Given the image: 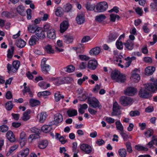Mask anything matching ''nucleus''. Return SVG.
<instances>
[{"mask_svg":"<svg viewBox=\"0 0 157 157\" xmlns=\"http://www.w3.org/2000/svg\"><path fill=\"white\" fill-rule=\"evenodd\" d=\"M98 63L96 60H91L89 61L88 64V67L91 70H94L97 67Z\"/></svg>","mask_w":157,"mask_h":157,"instance_id":"nucleus-15","label":"nucleus"},{"mask_svg":"<svg viewBox=\"0 0 157 157\" xmlns=\"http://www.w3.org/2000/svg\"><path fill=\"white\" fill-rule=\"evenodd\" d=\"M111 75L112 79L117 82L123 83L126 80L125 76L121 74L118 71H113L111 73Z\"/></svg>","mask_w":157,"mask_h":157,"instance_id":"nucleus-1","label":"nucleus"},{"mask_svg":"<svg viewBox=\"0 0 157 157\" xmlns=\"http://www.w3.org/2000/svg\"><path fill=\"white\" fill-rule=\"evenodd\" d=\"M6 136L8 139L11 142H14L15 140V136L11 131H9L6 133Z\"/></svg>","mask_w":157,"mask_h":157,"instance_id":"nucleus-25","label":"nucleus"},{"mask_svg":"<svg viewBox=\"0 0 157 157\" xmlns=\"http://www.w3.org/2000/svg\"><path fill=\"white\" fill-rule=\"evenodd\" d=\"M19 141L21 146H23L25 144L26 141L25 134V132H22L20 134Z\"/></svg>","mask_w":157,"mask_h":157,"instance_id":"nucleus-21","label":"nucleus"},{"mask_svg":"<svg viewBox=\"0 0 157 157\" xmlns=\"http://www.w3.org/2000/svg\"><path fill=\"white\" fill-rule=\"evenodd\" d=\"M43 30L44 31V32H47V36L48 37V33L49 31V24L48 23H46L44 25Z\"/></svg>","mask_w":157,"mask_h":157,"instance_id":"nucleus-53","label":"nucleus"},{"mask_svg":"<svg viewBox=\"0 0 157 157\" xmlns=\"http://www.w3.org/2000/svg\"><path fill=\"white\" fill-rule=\"evenodd\" d=\"M126 147L128 152L129 153H132V148L131 144L129 142L126 143Z\"/></svg>","mask_w":157,"mask_h":157,"instance_id":"nucleus-59","label":"nucleus"},{"mask_svg":"<svg viewBox=\"0 0 157 157\" xmlns=\"http://www.w3.org/2000/svg\"><path fill=\"white\" fill-rule=\"evenodd\" d=\"M66 68V71L68 73H71L73 72L75 70V67L72 65H70L67 66Z\"/></svg>","mask_w":157,"mask_h":157,"instance_id":"nucleus-43","label":"nucleus"},{"mask_svg":"<svg viewBox=\"0 0 157 157\" xmlns=\"http://www.w3.org/2000/svg\"><path fill=\"white\" fill-rule=\"evenodd\" d=\"M95 4H91L89 2H87L86 5V9L90 10H94L95 9Z\"/></svg>","mask_w":157,"mask_h":157,"instance_id":"nucleus-40","label":"nucleus"},{"mask_svg":"<svg viewBox=\"0 0 157 157\" xmlns=\"http://www.w3.org/2000/svg\"><path fill=\"white\" fill-rule=\"evenodd\" d=\"M77 144L76 142L73 143L72 151L73 152H78L79 150L77 149Z\"/></svg>","mask_w":157,"mask_h":157,"instance_id":"nucleus-60","label":"nucleus"},{"mask_svg":"<svg viewBox=\"0 0 157 157\" xmlns=\"http://www.w3.org/2000/svg\"><path fill=\"white\" fill-rule=\"evenodd\" d=\"M154 131L152 129H149L144 132V135L145 136L148 138L151 137L153 134Z\"/></svg>","mask_w":157,"mask_h":157,"instance_id":"nucleus-48","label":"nucleus"},{"mask_svg":"<svg viewBox=\"0 0 157 157\" xmlns=\"http://www.w3.org/2000/svg\"><path fill=\"white\" fill-rule=\"evenodd\" d=\"M121 104L124 106L130 105L133 103V100L131 98L126 96H123L120 98Z\"/></svg>","mask_w":157,"mask_h":157,"instance_id":"nucleus-2","label":"nucleus"},{"mask_svg":"<svg viewBox=\"0 0 157 157\" xmlns=\"http://www.w3.org/2000/svg\"><path fill=\"white\" fill-rule=\"evenodd\" d=\"M56 38V35L55 33V30L53 29H50V38L52 40L55 39Z\"/></svg>","mask_w":157,"mask_h":157,"instance_id":"nucleus-42","label":"nucleus"},{"mask_svg":"<svg viewBox=\"0 0 157 157\" xmlns=\"http://www.w3.org/2000/svg\"><path fill=\"white\" fill-rule=\"evenodd\" d=\"M67 114L69 117H72L76 116L78 112L77 110L70 108L67 111Z\"/></svg>","mask_w":157,"mask_h":157,"instance_id":"nucleus-28","label":"nucleus"},{"mask_svg":"<svg viewBox=\"0 0 157 157\" xmlns=\"http://www.w3.org/2000/svg\"><path fill=\"white\" fill-rule=\"evenodd\" d=\"M9 45L11 47V49H9L8 51V54H7V57L10 59L12 58L14 51V47L12 46L13 42L11 40L9 43Z\"/></svg>","mask_w":157,"mask_h":157,"instance_id":"nucleus-20","label":"nucleus"},{"mask_svg":"<svg viewBox=\"0 0 157 157\" xmlns=\"http://www.w3.org/2000/svg\"><path fill=\"white\" fill-rule=\"evenodd\" d=\"M47 116V115L46 113L42 112L40 114H38L37 118H38L39 117V121L41 123L44 122Z\"/></svg>","mask_w":157,"mask_h":157,"instance_id":"nucleus-24","label":"nucleus"},{"mask_svg":"<svg viewBox=\"0 0 157 157\" xmlns=\"http://www.w3.org/2000/svg\"><path fill=\"white\" fill-rule=\"evenodd\" d=\"M50 81H54V83L57 86H59L64 83L63 78H51L50 79Z\"/></svg>","mask_w":157,"mask_h":157,"instance_id":"nucleus-19","label":"nucleus"},{"mask_svg":"<svg viewBox=\"0 0 157 157\" xmlns=\"http://www.w3.org/2000/svg\"><path fill=\"white\" fill-rule=\"evenodd\" d=\"M139 96L143 98H149L151 96L150 93L147 90L144 88L141 89L139 91Z\"/></svg>","mask_w":157,"mask_h":157,"instance_id":"nucleus-6","label":"nucleus"},{"mask_svg":"<svg viewBox=\"0 0 157 157\" xmlns=\"http://www.w3.org/2000/svg\"><path fill=\"white\" fill-rule=\"evenodd\" d=\"M31 113V111L29 109H27L25 112L24 113L22 120L24 121H26L29 120L30 118V116L29 115Z\"/></svg>","mask_w":157,"mask_h":157,"instance_id":"nucleus-32","label":"nucleus"},{"mask_svg":"<svg viewBox=\"0 0 157 157\" xmlns=\"http://www.w3.org/2000/svg\"><path fill=\"white\" fill-rule=\"evenodd\" d=\"M124 45L128 49L132 50L133 48L134 43L132 41L128 40L124 44Z\"/></svg>","mask_w":157,"mask_h":157,"instance_id":"nucleus-30","label":"nucleus"},{"mask_svg":"<svg viewBox=\"0 0 157 157\" xmlns=\"http://www.w3.org/2000/svg\"><path fill=\"white\" fill-rule=\"evenodd\" d=\"M17 47L20 48L24 47L26 44V42L23 40L20 39L17 40L15 43Z\"/></svg>","mask_w":157,"mask_h":157,"instance_id":"nucleus-29","label":"nucleus"},{"mask_svg":"<svg viewBox=\"0 0 157 157\" xmlns=\"http://www.w3.org/2000/svg\"><path fill=\"white\" fill-rule=\"evenodd\" d=\"M30 130L32 133H34L36 134H40L41 133V131L40 129L35 127L31 128Z\"/></svg>","mask_w":157,"mask_h":157,"instance_id":"nucleus-49","label":"nucleus"},{"mask_svg":"<svg viewBox=\"0 0 157 157\" xmlns=\"http://www.w3.org/2000/svg\"><path fill=\"white\" fill-rule=\"evenodd\" d=\"M137 92L136 89L134 88L129 87L124 91V93L126 95L132 96L136 94Z\"/></svg>","mask_w":157,"mask_h":157,"instance_id":"nucleus-10","label":"nucleus"},{"mask_svg":"<svg viewBox=\"0 0 157 157\" xmlns=\"http://www.w3.org/2000/svg\"><path fill=\"white\" fill-rule=\"evenodd\" d=\"M129 114L131 117H135L139 116L140 113L137 110L132 111L130 112Z\"/></svg>","mask_w":157,"mask_h":157,"instance_id":"nucleus-52","label":"nucleus"},{"mask_svg":"<svg viewBox=\"0 0 157 157\" xmlns=\"http://www.w3.org/2000/svg\"><path fill=\"white\" fill-rule=\"evenodd\" d=\"M144 88L148 91L153 92L157 90V80L153 82L146 84Z\"/></svg>","mask_w":157,"mask_h":157,"instance_id":"nucleus-4","label":"nucleus"},{"mask_svg":"<svg viewBox=\"0 0 157 157\" xmlns=\"http://www.w3.org/2000/svg\"><path fill=\"white\" fill-rule=\"evenodd\" d=\"M155 71V68L153 67H148L145 69V74L146 75H150L152 74Z\"/></svg>","mask_w":157,"mask_h":157,"instance_id":"nucleus-26","label":"nucleus"},{"mask_svg":"<svg viewBox=\"0 0 157 157\" xmlns=\"http://www.w3.org/2000/svg\"><path fill=\"white\" fill-rule=\"evenodd\" d=\"M12 101H11L7 102L6 104V108L8 110H10L13 108Z\"/></svg>","mask_w":157,"mask_h":157,"instance_id":"nucleus-47","label":"nucleus"},{"mask_svg":"<svg viewBox=\"0 0 157 157\" xmlns=\"http://www.w3.org/2000/svg\"><path fill=\"white\" fill-rule=\"evenodd\" d=\"M39 27L37 25L34 24L29 25L28 27V31L32 33H34L36 32V30H37Z\"/></svg>","mask_w":157,"mask_h":157,"instance_id":"nucleus-23","label":"nucleus"},{"mask_svg":"<svg viewBox=\"0 0 157 157\" xmlns=\"http://www.w3.org/2000/svg\"><path fill=\"white\" fill-rule=\"evenodd\" d=\"M7 69L8 70V72L10 73V71H12L13 73H15L17 71V69L12 65L10 63H8L7 65Z\"/></svg>","mask_w":157,"mask_h":157,"instance_id":"nucleus-36","label":"nucleus"},{"mask_svg":"<svg viewBox=\"0 0 157 157\" xmlns=\"http://www.w3.org/2000/svg\"><path fill=\"white\" fill-rule=\"evenodd\" d=\"M8 129V127L6 125H2L0 126V130L2 132H6Z\"/></svg>","mask_w":157,"mask_h":157,"instance_id":"nucleus-62","label":"nucleus"},{"mask_svg":"<svg viewBox=\"0 0 157 157\" xmlns=\"http://www.w3.org/2000/svg\"><path fill=\"white\" fill-rule=\"evenodd\" d=\"M40 135L38 134H31L28 137V139H31L32 140H33L39 138H40Z\"/></svg>","mask_w":157,"mask_h":157,"instance_id":"nucleus-54","label":"nucleus"},{"mask_svg":"<svg viewBox=\"0 0 157 157\" xmlns=\"http://www.w3.org/2000/svg\"><path fill=\"white\" fill-rule=\"evenodd\" d=\"M1 14L2 17H5L7 18L10 17L11 16V13L6 11L3 12Z\"/></svg>","mask_w":157,"mask_h":157,"instance_id":"nucleus-58","label":"nucleus"},{"mask_svg":"<svg viewBox=\"0 0 157 157\" xmlns=\"http://www.w3.org/2000/svg\"><path fill=\"white\" fill-rule=\"evenodd\" d=\"M120 107L118 103L117 102H114L113 105V111L111 113L112 116H118L120 115Z\"/></svg>","mask_w":157,"mask_h":157,"instance_id":"nucleus-8","label":"nucleus"},{"mask_svg":"<svg viewBox=\"0 0 157 157\" xmlns=\"http://www.w3.org/2000/svg\"><path fill=\"white\" fill-rule=\"evenodd\" d=\"M72 7L71 5L69 4H67L64 6L65 12H68L71 9Z\"/></svg>","mask_w":157,"mask_h":157,"instance_id":"nucleus-56","label":"nucleus"},{"mask_svg":"<svg viewBox=\"0 0 157 157\" xmlns=\"http://www.w3.org/2000/svg\"><path fill=\"white\" fill-rule=\"evenodd\" d=\"M29 153V149L26 148L22 150L17 155V157H26Z\"/></svg>","mask_w":157,"mask_h":157,"instance_id":"nucleus-22","label":"nucleus"},{"mask_svg":"<svg viewBox=\"0 0 157 157\" xmlns=\"http://www.w3.org/2000/svg\"><path fill=\"white\" fill-rule=\"evenodd\" d=\"M48 141L47 140H43L40 142L38 147L41 149L45 148L48 145Z\"/></svg>","mask_w":157,"mask_h":157,"instance_id":"nucleus-31","label":"nucleus"},{"mask_svg":"<svg viewBox=\"0 0 157 157\" xmlns=\"http://www.w3.org/2000/svg\"><path fill=\"white\" fill-rule=\"evenodd\" d=\"M96 12H103L105 11L108 8V5L105 2L98 3L96 5Z\"/></svg>","mask_w":157,"mask_h":157,"instance_id":"nucleus-3","label":"nucleus"},{"mask_svg":"<svg viewBox=\"0 0 157 157\" xmlns=\"http://www.w3.org/2000/svg\"><path fill=\"white\" fill-rule=\"evenodd\" d=\"M35 35L39 38L43 39L45 37V34L44 31L42 30L41 27H39L37 29V30H36L35 33Z\"/></svg>","mask_w":157,"mask_h":157,"instance_id":"nucleus-14","label":"nucleus"},{"mask_svg":"<svg viewBox=\"0 0 157 157\" xmlns=\"http://www.w3.org/2000/svg\"><path fill=\"white\" fill-rule=\"evenodd\" d=\"M117 129L119 130L121 132L124 131V127L120 121H117L115 123Z\"/></svg>","mask_w":157,"mask_h":157,"instance_id":"nucleus-34","label":"nucleus"},{"mask_svg":"<svg viewBox=\"0 0 157 157\" xmlns=\"http://www.w3.org/2000/svg\"><path fill=\"white\" fill-rule=\"evenodd\" d=\"M62 9L61 7H58L57 8L55 12L56 14L58 16L61 17L63 15V13L62 12Z\"/></svg>","mask_w":157,"mask_h":157,"instance_id":"nucleus-51","label":"nucleus"},{"mask_svg":"<svg viewBox=\"0 0 157 157\" xmlns=\"http://www.w3.org/2000/svg\"><path fill=\"white\" fill-rule=\"evenodd\" d=\"M116 45L117 49L120 50L123 49V45L122 42L117 41L116 42Z\"/></svg>","mask_w":157,"mask_h":157,"instance_id":"nucleus-57","label":"nucleus"},{"mask_svg":"<svg viewBox=\"0 0 157 157\" xmlns=\"http://www.w3.org/2000/svg\"><path fill=\"white\" fill-rule=\"evenodd\" d=\"M76 20L78 24H83L85 21L84 14L82 12L79 13L76 18Z\"/></svg>","mask_w":157,"mask_h":157,"instance_id":"nucleus-13","label":"nucleus"},{"mask_svg":"<svg viewBox=\"0 0 157 157\" xmlns=\"http://www.w3.org/2000/svg\"><path fill=\"white\" fill-rule=\"evenodd\" d=\"M55 100L56 101H58L60 99H63L64 96L62 95L59 92H58L55 94Z\"/></svg>","mask_w":157,"mask_h":157,"instance_id":"nucleus-37","label":"nucleus"},{"mask_svg":"<svg viewBox=\"0 0 157 157\" xmlns=\"http://www.w3.org/2000/svg\"><path fill=\"white\" fill-rule=\"evenodd\" d=\"M74 38L72 35L70 34H67L63 36V40L64 42L69 44L72 43Z\"/></svg>","mask_w":157,"mask_h":157,"instance_id":"nucleus-16","label":"nucleus"},{"mask_svg":"<svg viewBox=\"0 0 157 157\" xmlns=\"http://www.w3.org/2000/svg\"><path fill=\"white\" fill-rule=\"evenodd\" d=\"M49 125H44L41 128V132L47 133L49 132V130L48 129Z\"/></svg>","mask_w":157,"mask_h":157,"instance_id":"nucleus-44","label":"nucleus"},{"mask_svg":"<svg viewBox=\"0 0 157 157\" xmlns=\"http://www.w3.org/2000/svg\"><path fill=\"white\" fill-rule=\"evenodd\" d=\"M20 62L19 61H14L13 62V65L17 70L20 66Z\"/></svg>","mask_w":157,"mask_h":157,"instance_id":"nucleus-61","label":"nucleus"},{"mask_svg":"<svg viewBox=\"0 0 157 157\" xmlns=\"http://www.w3.org/2000/svg\"><path fill=\"white\" fill-rule=\"evenodd\" d=\"M140 73V71L137 69H135L132 72L131 79L136 82H138L140 79V77L139 74Z\"/></svg>","mask_w":157,"mask_h":157,"instance_id":"nucleus-7","label":"nucleus"},{"mask_svg":"<svg viewBox=\"0 0 157 157\" xmlns=\"http://www.w3.org/2000/svg\"><path fill=\"white\" fill-rule=\"evenodd\" d=\"M101 50V48L99 47H96L90 50L89 54L91 56H96L100 53Z\"/></svg>","mask_w":157,"mask_h":157,"instance_id":"nucleus-18","label":"nucleus"},{"mask_svg":"<svg viewBox=\"0 0 157 157\" xmlns=\"http://www.w3.org/2000/svg\"><path fill=\"white\" fill-rule=\"evenodd\" d=\"M135 11L136 13L141 16L142 15L143 11L142 9L140 7H138L135 9Z\"/></svg>","mask_w":157,"mask_h":157,"instance_id":"nucleus-64","label":"nucleus"},{"mask_svg":"<svg viewBox=\"0 0 157 157\" xmlns=\"http://www.w3.org/2000/svg\"><path fill=\"white\" fill-rule=\"evenodd\" d=\"M106 18V17L103 14L97 16L95 17L96 21L99 22H101Z\"/></svg>","mask_w":157,"mask_h":157,"instance_id":"nucleus-38","label":"nucleus"},{"mask_svg":"<svg viewBox=\"0 0 157 157\" xmlns=\"http://www.w3.org/2000/svg\"><path fill=\"white\" fill-rule=\"evenodd\" d=\"M18 147V146L17 145H15L11 147L9 151V152L7 153L6 155L7 156H9L12 152L16 149Z\"/></svg>","mask_w":157,"mask_h":157,"instance_id":"nucleus-50","label":"nucleus"},{"mask_svg":"<svg viewBox=\"0 0 157 157\" xmlns=\"http://www.w3.org/2000/svg\"><path fill=\"white\" fill-rule=\"evenodd\" d=\"M110 21L112 22H115L116 18L119 20L120 18V16L117 14H111L110 15Z\"/></svg>","mask_w":157,"mask_h":157,"instance_id":"nucleus-41","label":"nucleus"},{"mask_svg":"<svg viewBox=\"0 0 157 157\" xmlns=\"http://www.w3.org/2000/svg\"><path fill=\"white\" fill-rule=\"evenodd\" d=\"M68 22L67 21H64L60 25V32L63 33L68 29L69 26Z\"/></svg>","mask_w":157,"mask_h":157,"instance_id":"nucleus-17","label":"nucleus"},{"mask_svg":"<svg viewBox=\"0 0 157 157\" xmlns=\"http://www.w3.org/2000/svg\"><path fill=\"white\" fill-rule=\"evenodd\" d=\"M38 40V38L36 36L33 35L29 40V44L31 46L34 45L36 44V42Z\"/></svg>","mask_w":157,"mask_h":157,"instance_id":"nucleus-27","label":"nucleus"},{"mask_svg":"<svg viewBox=\"0 0 157 157\" xmlns=\"http://www.w3.org/2000/svg\"><path fill=\"white\" fill-rule=\"evenodd\" d=\"M135 148L138 151H147L148 150L147 148L138 145H136L135 146Z\"/></svg>","mask_w":157,"mask_h":157,"instance_id":"nucleus-45","label":"nucleus"},{"mask_svg":"<svg viewBox=\"0 0 157 157\" xmlns=\"http://www.w3.org/2000/svg\"><path fill=\"white\" fill-rule=\"evenodd\" d=\"M54 121H53L51 122V124H50V127L51 125L55 124V122L57 123H59L61 122L63 120L62 115L60 113H57L54 116Z\"/></svg>","mask_w":157,"mask_h":157,"instance_id":"nucleus-9","label":"nucleus"},{"mask_svg":"<svg viewBox=\"0 0 157 157\" xmlns=\"http://www.w3.org/2000/svg\"><path fill=\"white\" fill-rule=\"evenodd\" d=\"M79 58L82 61H87L90 59V57L85 55H79L78 56Z\"/></svg>","mask_w":157,"mask_h":157,"instance_id":"nucleus-55","label":"nucleus"},{"mask_svg":"<svg viewBox=\"0 0 157 157\" xmlns=\"http://www.w3.org/2000/svg\"><path fill=\"white\" fill-rule=\"evenodd\" d=\"M118 152L120 156L121 157H126L127 155V152L126 151L125 148L120 149L118 150Z\"/></svg>","mask_w":157,"mask_h":157,"instance_id":"nucleus-39","label":"nucleus"},{"mask_svg":"<svg viewBox=\"0 0 157 157\" xmlns=\"http://www.w3.org/2000/svg\"><path fill=\"white\" fill-rule=\"evenodd\" d=\"M47 60V59L46 58H44L42 59L41 63L42 71L45 74L48 73V69L49 68V65L46 63Z\"/></svg>","mask_w":157,"mask_h":157,"instance_id":"nucleus-12","label":"nucleus"},{"mask_svg":"<svg viewBox=\"0 0 157 157\" xmlns=\"http://www.w3.org/2000/svg\"><path fill=\"white\" fill-rule=\"evenodd\" d=\"M88 103L92 107L94 108L96 107L99 108L101 107V105H100L99 101L95 98H89L88 99Z\"/></svg>","mask_w":157,"mask_h":157,"instance_id":"nucleus-5","label":"nucleus"},{"mask_svg":"<svg viewBox=\"0 0 157 157\" xmlns=\"http://www.w3.org/2000/svg\"><path fill=\"white\" fill-rule=\"evenodd\" d=\"M120 134L122 136L124 140V141L126 140L129 138V135L124 132V131L120 132Z\"/></svg>","mask_w":157,"mask_h":157,"instance_id":"nucleus-63","label":"nucleus"},{"mask_svg":"<svg viewBox=\"0 0 157 157\" xmlns=\"http://www.w3.org/2000/svg\"><path fill=\"white\" fill-rule=\"evenodd\" d=\"M38 85L41 88L45 89L49 87V84H47L46 85V82L44 81H42L39 83Z\"/></svg>","mask_w":157,"mask_h":157,"instance_id":"nucleus-46","label":"nucleus"},{"mask_svg":"<svg viewBox=\"0 0 157 157\" xmlns=\"http://www.w3.org/2000/svg\"><path fill=\"white\" fill-rule=\"evenodd\" d=\"M29 103L31 106L34 107L38 105L40 102L39 100L32 98L30 100Z\"/></svg>","mask_w":157,"mask_h":157,"instance_id":"nucleus-33","label":"nucleus"},{"mask_svg":"<svg viewBox=\"0 0 157 157\" xmlns=\"http://www.w3.org/2000/svg\"><path fill=\"white\" fill-rule=\"evenodd\" d=\"M80 148L82 151H84L87 154H89L92 151L91 147L86 144H81Z\"/></svg>","mask_w":157,"mask_h":157,"instance_id":"nucleus-11","label":"nucleus"},{"mask_svg":"<svg viewBox=\"0 0 157 157\" xmlns=\"http://www.w3.org/2000/svg\"><path fill=\"white\" fill-rule=\"evenodd\" d=\"M119 35L116 33H111L109 36V39L110 41L115 40L119 36Z\"/></svg>","mask_w":157,"mask_h":157,"instance_id":"nucleus-35","label":"nucleus"}]
</instances>
